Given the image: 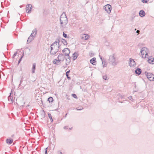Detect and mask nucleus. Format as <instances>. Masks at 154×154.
I'll return each instance as SVG.
<instances>
[{"label":"nucleus","instance_id":"1","mask_svg":"<svg viewBox=\"0 0 154 154\" xmlns=\"http://www.w3.org/2000/svg\"><path fill=\"white\" fill-rule=\"evenodd\" d=\"M60 21L61 27H65L68 22V19L65 12H63L61 15Z\"/></svg>","mask_w":154,"mask_h":154},{"label":"nucleus","instance_id":"2","mask_svg":"<svg viewBox=\"0 0 154 154\" xmlns=\"http://www.w3.org/2000/svg\"><path fill=\"white\" fill-rule=\"evenodd\" d=\"M59 39L57 40L54 42L51 45V49H55L56 51H58L59 49Z\"/></svg>","mask_w":154,"mask_h":154},{"label":"nucleus","instance_id":"3","mask_svg":"<svg viewBox=\"0 0 154 154\" xmlns=\"http://www.w3.org/2000/svg\"><path fill=\"white\" fill-rule=\"evenodd\" d=\"M109 60V63H111L112 66H115L118 63L116 61L114 54L110 56Z\"/></svg>","mask_w":154,"mask_h":154},{"label":"nucleus","instance_id":"4","mask_svg":"<svg viewBox=\"0 0 154 154\" xmlns=\"http://www.w3.org/2000/svg\"><path fill=\"white\" fill-rule=\"evenodd\" d=\"M147 48L145 47H143L141 49L140 53L143 58H145L146 56L147 55L148 53L147 52Z\"/></svg>","mask_w":154,"mask_h":154},{"label":"nucleus","instance_id":"5","mask_svg":"<svg viewBox=\"0 0 154 154\" xmlns=\"http://www.w3.org/2000/svg\"><path fill=\"white\" fill-rule=\"evenodd\" d=\"M145 74L147 79L150 81H153L154 80V75L151 73L145 72Z\"/></svg>","mask_w":154,"mask_h":154},{"label":"nucleus","instance_id":"6","mask_svg":"<svg viewBox=\"0 0 154 154\" xmlns=\"http://www.w3.org/2000/svg\"><path fill=\"white\" fill-rule=\"evenodd\" d=\"M104 8L105 11L108 14H110L111 12L112 8L111 5L107 4L104 7Z\"/></svg>","mask_w":154,"mask_h":154},{"label":"nucleus","instance_id":"7","mask_svg":"<svg viewBox=\"0 0 154 154\" xmlns=\"http://www.w3.org/2000/svg\"><path fill=\"white\" fill-rule=\"evenodd\" d=\"M129 60V66L131 67H134L136 65L135 62L134 60L131 58H130Z\"/></svg>","mask_w":154,"mask_h":154},{"label":"nucleus","instance_id":"8","mask_svg":"<svg viewBox=\"0 0 154 154\" xmlns=\"http://www.w3.org/2000/svg\"><path fill=\"white\" fill-rule=\"evenodd\" d=\"M32 6L31 4H28L26 6V12L27 13H29L31 12L32 9Z\"/></svg>","mask_w":154,"mask_h":154},{"label":"nucleus","instance_id":"9","mask_svg":"<svg viewBox=\"0 0 154 154\" xmlns=\"http://www.w3.org/2000/svg\"><path fill=\"white\" fill-rule=\"evenodd\" d=\"M81 38L83 40H86L89 38L90 36L88 35L83 34L81 35Z\"/></svg>","mask_w":154,"mask_h":154},{"label":"nucleus","instance_id":"10","mask_svg":"<svg viewBox=\"0 0 154 154\" xmlns=\"http://www.w3.org/2000/svg\"><path fill=\"white\" fill-rule=\"evenodd\" d=\"M63 53H64V54L65 56H69V54L70 53V51L69 49L68 48H66L63 50Z\"/></svg>","mask_w":154,"mask_h":154},{"label":"nucleus","instance_id":"11","mask_svg":"<svg viewBox=\"0 0 154 154\" xmlns=\"http://www.w3.org/2000/svg\"><path fill=\"white\" fill-rule=\"evenodd\" d=\"M57 59L61 61H63L64 59V56L63 54H60L58 56Z\"/></svg>","mask_w":154,"mask_h":154},{"label":"nucleus","instance_id":"12","mask_svg":"<svg viewBox=\"0 0 154 154\" xmlns=\"http://www.w3.org/2000/svg\"><path fill=\"white\" fill-rule=\"evenodd\" d=\"M90 63L94 65H95V63L96 62V58L95 57H93L90 60Z\"/></svg>","mask_w":154,"mask_h":154},{"label":"nucleus","instance_id":"13","mask_svg":"<svg viewBox=\"0 0 154 154\" xmlns=\"http://www.w3.org/2000/svg\"><path fill=\"white\" fill-rule=\"evenodd\" d=\"M148 62L151 64H154V57H150L148 60Z\"/></svg>","mask_w":154,"mask_h":154},{"label":"nucleus","instance_id":"14","mask_svg":"<svg viewBox=\"0 0 154 154\" xmlns=\"http://www.w3.org/2000/svg\"><path fill=\"white\" fill-rule=\"evenodd\" d=\"M37 34V31L36 29H34L32 31V33L31 34V36H33L35 37Z\"/></svg>","mask_w":154,"mask_h":154},{"label":"nucleus","instance_id":"15","mask_svg":"<svg viewBox=\"0 0 154 154\" xmlns=\"http://www.w3.org/2000/svg\"><path fill=\"white\" fill-rule=\"evenodd\" d=\"M145 13L143 10H141L139 12V15L141 17H143L145 16Z\"/></svg>","mask_w":154,"mask_h":154},{"label":"nucleus","instance_id":"16","mask_svg":"<svg viewBox=\"0 0 154 154\" xmlns=\"http://www.w3.org/2000/svg\"><path fill=\"white\" fill-rule=\"evenodd\" d=\"M34 37L33 36H30L28 38V40H27V43H29L32 40H33Z\"/></svg>","mask_w":154,"mask_h":154},{"label":"nucleus","instance_id":"17","mask_svg":"<svg viewBox=\"0 0 154 154\" xmlns=\"http://www.w3.org/2000/svg\"><path fill=\"white\" fill-rule=\"evenodd\" d=\"M58 51H56L55 49H51L50 54L52 55L55 54Z\"/></svg>","mask_w":154,"mask_h":154},{"label":"nucleus","instance_id":"18","mask_svg":"<svg viewBox=\"0 0 154 154\" xmlns=\"http://www.w3.org/2000/svg\"><path fill=\"white\" fill-rule=\"evenodd\" d=\"M8 100L10 103H13V97H11V95L8 97Z\"/></svg>","mask_w":154,"mask_h":154},{"label":"nucleus","instance_id":"19","mask_svg":"<svg viewBox=\"0 0 154 154\" xmlns=\"http://www.w3.org/2000/svg\"><path fill=\"white\" fill-rule=\"evenodd\" d=\"M135 72L136 74L140 75L141 72V70L140 68H137L135 70Z\"/></svg>","mask_w":154,"mask_h":154},{"label":"nucleus","instance_id":"20","mask_svg":"<svg viewBox=\"0 0 154 154\" xmlns=\"http://www.w3.org/2000/svg\"><path fill=\"white\" fill-rule=\"evenodd\" d=\"M13 140L12 139H8L6 140V143L8 144H11L12 143Z\"/></svg>","mask_w":154,"mask_h":154},{"label":"nucleus","instance_id":"21","mask_svg":"<svg viewBox=\"0 0 154 154\" xmlns=\"http://www.w3.org/2000/svg\"><path fill=\"white\" fill-rule=\"evenodd\" d=\"M73 60H75L77 58V57L78 56V54L77 52H75L73 54Z\"/></svg>","mask_w":154,"mask_h":154},{"label":"nucleus","instance_id":"22","mask_svg":"<svg viewBox=\"0 0 154 154\" xmlns=\"http://www.w3.org/2000/svg\"><path fill=\"white\" fill-rule=\"evenodd\" d=\"M35 69V63H34L33 64L32 68V73H34Z\"/></svg>","mask_w":154,"mask_h":154},{"label":"nucleus","instance_id":"23","mask_svg":"<svg viewBox=\"0 0 154 154\" xmlns=\"http://www.w3.org/2000/svg\"><path fill=\"white\" fill-rule=\"evenodd\" d=\"M48 116L50 119L51 120V122H53V120L52 118V116L51 114L49 113L48 114Z\"/></svg>","mask_w":154,"mask_h":154},{"label":"nucleus","instance_id":"24","mask_svg":"<svg viewBox=\"0 0 154 154\" xmlns=\"http://www.w3.org/2000/svg\"><path fill=\"white\" fill-rule=\"evenodd\" d=\"M62 42L63 44L65 45H66L67 44V42L66 40L64 39H62Z\"/></svg>","mask_w":154,"mask_h":154},{"label":"nucleus","instance_id":"25","mask_svg":"<svg viewBox=\"0 0 154 154\" xmlns=\"http://www.w3.org/2000/svg\"><path fill=\"white\" fill-rule=\"evenodd\" d=\"M102 63L103 67H105L106 66L107 64L106 63V62L105 61H102Z\"/></svg>","mask_w":154,"mask_h":154},{"label":"nucleus","instance_id":"26","mask_svg":"<svg viewBox=\"0 0 154 154\" xmlns=\"http://www.w3.org/2000/svg\"><path fill=\"white\" fill-rule=\"evenodd\" d=\"M53 100V99L52 97H50L48 99V101L49 102H52Z\"/></svg>","mask_w":154,"mask_h":154},{"label":"nucleus","instance_id":"27","mask_svg":"<svg viewBox=\"0 0 154 154\" xmlns=\"http://www.w3.org/2000/svg\"><path fill=\"white\" fill-rule=\"evenodd\" d=\"M83 107L82 106H79L76 108V109L78 110H80L83 109Z\"/></svg>","mask_w":154,"mask_h":154},{"label":"nucleus","instance_id":"28","mask_svg":"<svg viewBox=\"0 0 154 154\" xmlns=\"http://www.w3.org/2000/svg\"><path fill=\"white\" fill-rule=\"evenodd\" d=\"M41 115H42V118H44V117H45V113L44 111H43V113H42L41 114Z\"/></svg>","mask_w":154,"mask_h":154},{"label":"nucleus","instance_id":"29","mask_svg":"<svg viewBox=\"0 0 154 154\" xmlns=\"http://www.w3.org/2000/svg\"><path fill=\"white\" fill-rule=\"evenodd\" d=\"M63 36L65 38H66L67 37V36L66 34L64 32H63Z\"/></svg>","mask_w":154,"mask_h":154},{"label":"nucleus","instance_id":"30","mask_svg":"<svg viewBox=\"0 0 154 154\" xmlns=\"http://www.w3.org/2000/svg\"><path fill=\"white\" fill-rule=\"evenodd\" d=\"M60 61H61V60H58H58H57V65H59V64H60Z\"/></svg>","mask_w":154,"mask_h":154},{"label":"nucleus","instance_id":"31","mask_svg":"<svg viewBox=\"0 0 154 154\" xmlns=\"http://www.w3.org/2000/svg\"><path fill=\"white\" fill-rule=\"evenodd\" d=\"M149 0H142V1L143 3H146Z\"/></svg>","mask_w":154,"mask_h":154},{"label":"nucleus","instance_id":"32","mask_svg":"<svg viewBox=\"0 0 154 154\" xmlns=\"http://www.w3.org/2000/svg\"><path fill=\"white\" fill-rule=\"evenodd\" d=\"M23 55H22L21 56V58H20V59L18 61V64H19L21 60V59L22 58V57H23Z\"/></svg>","mask_w":154,"mask_h":154},{"label":"nucleus","instance_id":"33","mask_svg":"<svg viewBox=\"0 0 154 154\" xmlns=\"http://www.w3.org/2000/svg\"><path fill=\"white\" fill-rule=\"evenodd\" d=\"M103 79H104L105 80H107V77L106 76V75H104L103 76Z\"/></svg>","mask_w":154,"mask_h":154},{"label":"nucleus","instance_id":"34","mask_svg":"<svg viewBox=\"0 0 154 154\" xmlns=\"http://www.w3.org/2000/svg\"><path fill=\"white\" fill-rule=\"evenodd\" d=\"M128 98L132 101H133V99L132 98V97L131 96H130L128 97Z\"/></svg>","mask_w":154,"mask_h":154},{"label":"nucleus","instance_id":"35","mask_svg":"<svg viewBox=\"0 0 154 154\" xmlns=\"http://www.w3.org/2000/svg\"><path fill=\"white\" fill-rule=\"evenodd\" d=\"M57 60L55 59L53 61V63L54 64H57Z\"/></svg>","mask_w":154,"mask_h":154},{"label":"nucleus","instance_id":"36","mask_svg":"<svg viewBox=\"0 0 154 154\" xmlns=\"http://www.w3.org/2000/svg\"><path fill=\"white\" fill-rule=\"evenodd\" d=\"M72 96L75 98H77V96L76 94H72Z\"/></svg>","mask_w":154,"mask_h":154},{"label":"nucleus","instance_id":"37","mask_svg":"<svg viewBox=\"0 0 154 154\" xmlns=\"http://www.w3.org/2000/svg\"><path fill=\"white\" fill-rule=\"evenodd\" d=\"M70 72V70H69V71H67L66 72V75H68V73H69Z\"/></svg>","mask_w":154,"mask_h":154},{"label":"nucleus","instance_id":"38","mask_svg":"<svg viewBox=\"0 0 154 154\" xmlns=\"http://www.w3.org/2000/svg\"><path fill=\"white\" fill-rule=\"evenodd\" d=\"M17 54V52H16L13 55L14 57Z\"/></svg>","mask_w":154,"mask_h":154},{"label":"nucleus","instance_id":"39","mask_svg":"<svg viewBox=\"0 0 154 154\" xmlns=\"http://www.w3.org/2000/svg\"><path fill=\"white\" fill-rule=\"evenodd\" d=\"M66 76H67V78L69 80L71 79L70 77H69V76L68 75H66Z\"/></svg>","mask_w":154,"mask_h":154},{"label":"nucleus","instance_id":"40","mask_svg":"<svg viewBox=\"0 0 154 154\" xmlns=\"http://www.w3.org/2000/svg\"><path fill=\"white\" fill-rule=\"evenodd\" d=\"M63 128L64 129H67L68 128V126H65L63 127Z\"/></svg>","mask_w":154,"mask_h":154},{"label":"nucleus","instance_id":"41","mask_svg":"<svg viewBox=\"0 0 154 154\" xmlns=\"http://www.w3.org/2000/svg\"><path fill=\"white\" fill-rule=\"evenodd\" d=\"M47 151V148H46L45 149V154H46Z\"/></svg>","mask_w":154,"mask_h":154},{"label":"nucleus","instance_id":"42","mask_svg":"<svg viewBox=\"0 0 154 154\" xmlns=\"http://www.w3.org/2000/svg\"><path fill=\"white\" fill-rule=\"evenodd\" d=\"M99 56H100V59H101V60H102V61H103V58H102V57H101L100 55H99Z\"/></svg>","mask_w":154,"mask_h":154},{"label":"nucleus","instance_id":"43","mask_svg":"<svg viewBox=\"0 0 154 154\" xmlns=\"http://www.w3.org/2000/svg\"><path fill=\"white\" fill-rule=\"evenodd\" d=\"M140 31L139 30H137L136 31V32L138 33V34L139 33Z\"/></svg>","mask_w":154,"mask_h":154},{"label":"nucleus","instance_id":"44","mask_svg":"<svg viewBox=\"0 0 154 154\" xmlns=\"http://www.w3.org/2000/svg\"><path fill=\"white\" fill-rule=\"evenodd\" d=\"M22 81H23V80H22V79H21V80H20V83L19 84V85H20L22 83Z\"/></svg>","mask_w":154,"mask_h":154},{"label":"nucleus","instance_id":"45","mask_svg":"<svg viewBox=\"0 0 154 154\" xmlns=\"http://www.w3.org/2000/svg\"><path fill=\"white\" fill-rule=\"evenodd\" d=\"M13 136H14V135H13L11 136V137H13Z\"/></svg>","mask_w":154,"mask_h":154},{"label":"nucleus","instance_id":"46","mask_svg":"<svg viewBox=\"0 0 154 154\" xmlns=\"http://www.w3.org/2000/svg\"><path fill=\"white\" fill-rule=\"evenodd\" d=\"M71 129H72V128H69V130H71Z\"/></svg>","mask_w":154,"mask_h":154},{"label":"nucleus","instance_id":"47","mask_svg":"<svg viewBox=\"0 0 154 154\" xmlns=\"http://www.w3.org/2000/svg\"><path fill=\"white\" fill-rule=\"evenodd\" d=\"M20 8H21V7H22V6H21V5L20 6Z\"/></svg>","mask_w":154,"mask_h":154},{"label":"nucleus","instance_id":"48","mask_svg":"<svg viewBox=\"0 0 154 154\" xmlns=\"http://www.w3.org/2000/svg\"><path fill=\"white\" fill-rule=\"evenodd\" d=\"M67 113H66V116H67Z\"/></svg>","mask_w":154,"mask_h":154},{"label":"nucleus","instance_id":"49","mask_svg":"<svg viewBox=\"0 0 154 154\" xmlns=\"http://www.w3.org/2000/svg\"><path fill=\"white\" fill-rule=\"evenodd\" d=\"M135 30H136V29H135Z\"/></svg>","mask_w":154,"mask_h":154}]
</instances>
